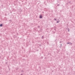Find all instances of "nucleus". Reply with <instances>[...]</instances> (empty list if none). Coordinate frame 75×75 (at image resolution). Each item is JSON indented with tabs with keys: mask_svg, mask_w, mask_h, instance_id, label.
<instances>
[{
	"mask_svg": "<svg viewBox=\"0 0 75 75\" xmlns=\"http://www.w3.org/2000/svg\"><path fill=\"white\" fill-rule=\"evenodd\" d=\"M39 18H42V16L41 15H40Z\"/></svg>",
	"mask_w": 75,
	"mask_h": 75,
	"instance_id": "nucleus-1",
	"label": "nucleus"
},
{
	"mask_svg": "<svg viewBox=\"0 0 75 75\" xmlns=\"http://www.w3.org/2000/svg\"><path fill=\"white\" fill-rule=\"evenodd\" d=\"M67 44H71V45L72 44V43H71V42H68L67 43Z\"/></svg>",
	"mask_w": 75,
	"mask_h": 75,
	"instance_id": "nucleus-2",
	"label": "nucleus"
},
{
	"mask_svg": "<svg viewBox=\"0 0 75 75\" xmlns=\"http://www.w3.org/2000/svg\"><path fill=\"white\" fill-rule=\"evenodd\" d=\"M3 26V24H1L0 25V27H2Z\"/></svg>",
	"mask_w": 75,
	"mask_h": 75,
	"instance_id": "nucleus-3",
	"label": "nucleus"
},
{
	"mask_svg": "<svg viewBox=\"0 0 75 75\" xmlns=\"http://www.w3.org/2000/svg\"><path fill=\"white\" fill-rule=\"evenodd\" d=\"M21 72H24V71L23 70H22L21 71Z\"/></svg>",
	"mask_w": 75,
	"mask_h": 75,
	"instance_id": "nucleus-4",
	"label": "nucleus"
},
{
	"mask_svg": "<svg viewBox=\"0 0 75 75\" xmlns=\"http://www.w3.org/2000/svg\"><path fill=\"white\" fill-rule=\"evenodd\" d=\"M69 28H68V31L69 32Z\"/></svg>",
	"mask_w": 75,
	"mask_h": 75,
	"instance_id": "nucleus-5",
	"label": "nucleus"
},
{
	"mask_svg": "<svg viewBox=\"0 0 75 75\" xmlns=\"http://www.w3.org/2000/svg\"><path fill=\"white\" fill-rule=\"evenodd\" d=\"M42 39H43L44 38V37H43V36L42 37Z\"/></svg>",
	"mask_w": 75,
	"mask_h": 75,
	"instance_id": "nucleus-6",
	"label": "nucleus"
},
{
	"mask_svg": "<svg viewBox=\"0 0 75 75\" xmlns=\"http://www.w3.org/2000/svg\"><path fill=\"white\" fill-rule=\"evenodd\" d=\"M59 23V21H57V23Z\"/></svg>",
	"mask_w": 75,
	"mask_h": 75,
	"instance_id": "nucleus-7",
	"label": "nucleus"
},
{
	"mask_svg": "<svg viewBox=\"0 0 75 75\" xmlns=\"http://www.w3.org/2000/svg\"><path fill=\"white\" fill-rule=\"evenodd\" d=\"M54 20L56 21H57V19H56V18H54Z\"/></svg>",
	"mask_w": 75,
	"mask_h": 75,
	"instance_id": "nucleus-8",
	"label": "nucleus"
},
{
	"mask_svg": "<svg viewBox=\"0 0 75 75\" xmlns=\"http://www.w3.org/2000/svg\"><path fill=\"white\" fill-rule=\"evenodd\" d=\"M59 6V4L57 5V6Z\"/></svg>",
	"mask_w": 75,
	"mask_h": 75,
	"instance_id": "nucleus-9",
	"label": "nucleus"
},
{
	"mask_svg": "<svg viewBox=\"0 0 75 75\" xmlns=\"http://www.w3.org/2000/svg\"><path fill=\"white\" fill-rule=\"evenodd\" d=\"M5 64H7V62H6L5 63Z\"/></svg>",
	"mask_w": 75,
	"mask_h": 75,
	"instance_id": "nucleus-10",
	"label": "nucleus"
},
{
	"mask_svg": "<svg viewBox=\"0 0 75 75\" xmlns=\"http://www.w3.org/2000/svg\"><path fill=\"white\" fill-rule=\"evenodd\" d=\"M38 28H40V26H38Z\"/></svg>",
	"mask_w": 75,
	"mask_h": 75,
	"instance_id": "nucleus-11",
	"label": "nucleus"
},
{
	"mask_svg": "<svg viewBox=\"0 0 75 75\" xmlns=\"http://www.w3.org/2000/svg\"><path fill=\"white\" fill-rule=\"evenodd\" d=\"M61 42H62L61 41L59 42V43H61Z\"/></svg>",
	"mask_w": 75,
	"mask_h": 75,
	"instance_id": "nucleus-12",
	"label": "nucleus"
},
{
	"mask_svg": "<svg viewBox=\"0 0 75 75\" xmlns=\"http://www.w3.org/2000/svg\"><path fill=\"white\" fill-rule=\"evenodd\" d=\"M61 45V47H62V44H60Z\"/></svg>",
	"mask_w": 75,
	"mask_h": 75,
	"instance_id": "nucleus-13",
	"label": "nucleus"
},
{
	"mask_svg": "<svg viewBox=\"0 0 75 75\" xmlns=\"http://www.w3.org/2000/svg\"><path fill=\"white\" fill-rule=\"evenodd\" d=\"M21 75H23V74H21Z\"/></svg>",
	"mask_w": 75,
	"mask_h": 75,
	"instance_id": "nucleus-14",
	"label": "nucleus"
},
{
	"mask_svg": "<svg viewBox=\"0 0 75 75\" xmlns=\"http://www.w3.org/2000/svg\"><path fill=\"white\" fill-rule=\"evenodd\" d=\"M61 46L59 47V48H61Z\"/></svg>",
	"mask_w": 75,
	"mask_h": 75,
	"instance_id": "nucleus-15",
	"label": "nucleus"
},
{
	"mask_svg": "<svg viewBox=\"0 0 75 75\" xmlns=\"http://www.w3.org/2000/svg\"><path fill=\"white\" fill-rule=\"evenodd\" d=\"M67 4H68V3H67Z\"/></svg>",
	"mask_w": 75,
	"mask_h": 75,
	"instance_id": "nucleus-16",
	"label": "nucleus"
},
{
	"mask_svg": "<svg viewBox=\"0 0 75 75\" xmlns=\"http://www.w3.org/2000/svg\"><path fill=\"white\" fill-rule=\"evenodd\" d=\"M69 3H71V1L69 2Z\"/></svg>",
	"mask_w": 75,
	"mask_h": 75,
	"instance_id": "nucleus-17",
	"label": "nucleus"
},
{
	"mask_svg": "<svg viewBox=\"0 0 75 75\" xmlns=\"http://www.w3.org/2000/svg\"><path fill=\"white\" fill-rule=\"evenodd\" d=\"M40 47L41 46V45H40Z\"/></svg>",
	"mask_w": 75,
	"mask_h": 75,
	"instance_id": "nucleus-18",
	"label": "nucleus"
},
{
	"mask_svg": "<svg viewBox=\"0 0 75 75\" xmlns=\"http://www.w3.org/2000/svg\"><path fill=\"white\" fill-rule=\"evenodd\" d=\"M43 13H44V12H43Z\"/></svg>",
	"mask_w": 75,
	"mask_h": 75,
	"instance_id": "nucleus-19",
	"label": "nucleus"
}]
</instances>
